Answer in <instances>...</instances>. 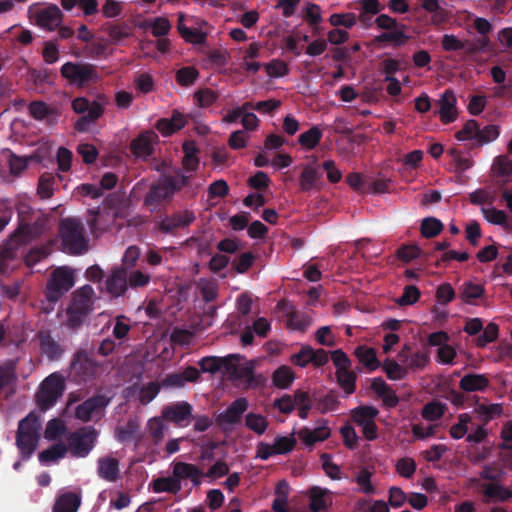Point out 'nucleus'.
Returning <instances> with one entry per match:
<instances>
[{"instance_id": "25", "label": "nucleus", "mask_w": 512, "mask_h": 512, "mask_svg": "<svg viewBox=\"0 0 512 512\" xmlns=\"http://www.w3.org/2000/svg\"><path fill=\"white\" fill-rule=\"evenodd\" d=\"M261 49L262 45L260 43L252 42L243 51V56L241 57V66L245 71L254 74L261 68V64L253 60L260 56Z\"/></svg>"}, {"instance_id": "41", "label": "nucleus", "mask_w": 512, "mask_h": 512, "mask_svg": "<svg viewBox=\"0 0 512 512\" xmlns=\"http://www.w3.org/2000/svg\"><path fill=\"white\" fill-rule=\"evenodd\" d=\"M320 179L318 170L310 165L304 167L300 176V187L304 191H309L317 186Z\"/></svg>"}, {"instance_id": "64", "label": "nucleus", "mask_w": 512, "mask_h": 512, "mask_svg": "<svg viewBox=\"0 0 512 512\" xmlns=\"http://www.w3.org/2000/svg\"><path fill=\"white\" fill-rule=\"evenodd\" d=\"M408 500V496L399 487L389 489L388 504L393 508L401 507Z\"/></svg>"}, {"instance_id": "5", "label": "nucleus", "mask_w": 512, "mask_h": 512, "mask_svg": "<svg viewBox=\"0 0 512 512\" xmlns=\"http://www.w3.org/2000/svg\"><path fill=\"white\" fill-rule=\"evenodd\" d=\"M223 366L230 377L246 387H253L258 383L253 374V361L246 360L239 355H231L223 359Z\"/></svg>"}, {"instance_id": "29", "label": "nucleus", "mask_w": 512, "mask_h": 512, "mask_svg": "<svg viewBox=\"0 0 512 512\" xmlns=\"http://www.w3.org/2000/svg\"><path fill=\"white\" fill-rule=\"evenodd\" d=\"M295 380V373L291 367L282 365L271 376L273 386L279 389L289 388Z\"/></svg>"}, {"instance_id": "33", "label": "nucleus", "mask_w": 512, "mask_h": 512, "mask_svg": "<svg viewBox=\"0 0 512 512\" xmlns=\"http://www.w3.org/2000/svg\"><path fill=\"white\" fill-rule=\"evenodd\" d=\"M486 501H506L512 497V490L496 483H490L483 487Z\"/></svg>"}, {"instance_id": "28", "label": "nucleus", "mask_w": 512, "mask_h": 512, "mask_svg": "<svg viewBox=\"0 0 512 512\" xmlns=\"http://www.w3.org/2000/svg\"><path fill=\"white\" fill-rule=\"evenodd\" d=\"M81 503L80 494L67 492L60 495L54 504L53 512H77Z\"/></svg>"}, {"instance_id": "22", "label": "nucleus", "mask_w": 512, "mask_h": 512, "mask_svg": "<svg viewBox=\"0 0 512 512\" xmlns=\"http://www.w3.org/2000/svg\"><path fill=\"white\" fill-rule=\"evenodd\" d=\"M310 500V510L312 512H322L327 510L333 502L332 493L328 489L313 487L308 492Z\"/></svg>"}, {"instance_id": "19", "label": "nucleus", "mask_w": 512, "mask_h": 512, "mask_svg": "<svg viewBox=\"0 0 512 512\" xmlns=\"http://www.w3.org/2000/svg\"><path fill=\"white\" fill-rule=\"evenodd\" d=\"M97 474L107 482H116L120 479L119 460L111 455L100 457L97 460Z\"/></svg>"}, {"instance_id": "57", "label": "nucleus", "mask_w": 512, "mask_h": 512, "mask_svg": "<svg viewBox=\"0 0 512 512\" xmlns=\"http://www.w3.org/2000/svg\"><path fill=\"white\" fill-rule=\"evenodd\" d=\"M336 375L340 386L347 394L354 392L356 376L350 369L338 372Z\"/></svg>"}, {"instance_id": "26", "label": "nucleus", "mask_w": 512, "mask_h": 512, "mask_svg": "<svg viewBox=\"0 0 512 512\" xmlns=\"http://www.w3.org/2000/svg\"><path fill=\"white\" fill-rule=\"evenodd\" d=\"M127 284L128 279L123 269L113 270L106 281L108 292L114 296L122 295L127 289Z\"/></svg>"}, {"instance_id": "17", "label": "nucleus", "mask_w": 512, "mask_h": 512, "mask_svg": "<svg viewBox=\"0 0 512 512\" xmlns=\"http://www.w3.org/2000/svg\"><path fill=\"white\" fill-rule=\"evenodd\" d=\"M192 407L187 402H176L162 410V417L178 426H187L190 422Z\"/></svg>"}, {"instance_id": "24", "label": "nucleus", "mask_w": 512, "mask_h": 512, "mask_svg": "<svg viewBox=\"0 0 512 512\" xmlns=\"http://www.w3.org/2000/svg\"><path fill=\"white\" fill-rule=\"evenodd\" d=\"M195 216L190 211H183L172 216L163 218L159 223V228L164 232H170L176 228L189 225Z\"/></svg>"}, {"instance_id": "48", "label": "nucleus", "mask_w": 512, "mask_h": 512, "mask_svg": "<svg viewBox=\"0 0 512 512\" xmlns=\"http://www.w3.org/2000/svg\"><path fill=\"white\" fill-rule=\"evenodd\" d=\"M474 412L481 420L489 421L502 414V406L500 404H480L475 408Z\"/></svg>"}, {"instance_id": "46", "label": "nucleus", "mask_w": 512, "mask_h": 512, "mask_svg": "<svg viewBox=\"0 0 512 512\" xmlns=\"http://www.w3.org/2000/svg\"><path fill=\"white\" fill-rule=\"evenodd\" d=\"M483 293L484 287L478 283L466 282L461 287V296L468 303H473L476 299L482 297Z\"/></svg>"}, {"instance_id": "61", "label": "nucleus", "mask_w": 512, "mask_h": 512, "mask_svg": "<svg viewBox=\"0 0 512 512\" xmlns=\"http://www.w3.org/2000/svg\"><path fill=\"white\" fill-rule=\"evenodd\" d=\"M482 213L484 218L492 224L503 225L506 223L507 216L502 210H497L489 206L483 207Z\"/></svg>"}, {"instance_id": "43", "label": "nucleus", "mask_w": 512, "mask_h": 512, "mask_svg": "<svg viewBox=\"0 0 512 512\" xmlns=\"http://www.w3.org/2000/svg\"><path fill=\"white\" fill-rule=\"evenodd\" d=\"M153 491L156 493H177L181 489V483L174 477H164L153 481Z\"/></svg>"}, {"instance_id": "51", "label": "nucleus", "mask_w": 512, "mask_h": 512, "mask_svg": "<svg viewBox=\"0 0 512 512\" xmlns=\"http://www.w3.org/2000/svg\"><path fill=\"white\" fill-rule=\"evenodd\" d=\"M499 328L495 323H489L483 330L482 335L476 339L478 347H484L488 343L495 341L498 337Z\"/></svg>"}, {"instance_id": "20", "label": "nucleus", "mask_w": 512, "mask_h": 512, "mask_svg": "<svg viewBox=\"0 0 512 512\" xmlns=\"http://www.w3.org/2000/svg\"><path fill=\"white\" fill-rule=\"evenodd\" d=\"M108 402L104 396L88 399L76 408V416L82 421H89L94 415H98L108 405Z\"/></svg>"}, {"instance_id": "34", "label": "nucleus", "mask_w": 512, "mask_h": 512, "mask_svg": "<svg viewBox=\"0 0 512 512\" xmlns=\"http://www.w3.org/2000/svg\"><path fill=\"white\" fill-rule=\"evenodd\" d=\"M322 136V130L317 126H313L299 135L298 142L303 149L312 150L319 144Z\"/></svg>"}, {"instance_id": "12", "label": "nucleus", "mask_w": 512, "mask_h": 512, "mask_svg": "<svg viewBox=\"0 0 512 512\" xmlns=\"http://www.w3.org/2000/svg\"><path fill=\"white\" fill-rule=\"evenodd\" d=\"M378 410L373 406H360L351 410V417L356 425L361 427L362 433L367 440L377 438V426L375 418Z\"/></svg>"}, {"instance_id": "45", "label": "nucleus", "mask_w": 512, "mask_h": 512, "mask_svg": "<svg viewBox=\"0 0 512 512\" xmlns=\"http://www.w3.org/2000/svg\"><path fill=\"white\" fill-rule=\"evenodd\" d=\"M361 142L360 136H352L338 142V153L345 159L350 158L353 155H356L358 151L356 150V146H358Z\"/></svg>"}, {"instance_id": "27", "label": "nucleus", "mask_w": 512, "mask_h": 512, "mask_svg": "<svg viewBox=\"0 0 512 512\" xmlns=\"http://www.w3.org/2000/svg\"><path fill=\"white\" fill-rule=\"evenodd\" d=\"M173 475L179 482L182 479H190L194 484L198 485L204 473L193 464L178 462L173 467Z\"/></svg>"}, {"instance_id": "14", "label": "nucleus", "mask_w": 512, "mask_h": 512, "mask_svg": "<svg viewBox=\"0 0 512 512\" xmlns=\"http://www.w3.org/2000/svg\"><path fill=\"white\" fill-rule=\"evenodd\" d=\"M31 18L45 30L52 31L62 22V14L56 5L35 7L30 10Z\"/></svg>"}, {"instance_id": "42", "label": "nucleus", "mask_w": 512, "mask_h": 512, "mask_svg": "<svg viewBox=\"0 0 512 512\" xmlns=\"http://www.w3.org/2000/svg\"><path fill=\"white\" fill-rule=\"evenodd\" d=\"M245 425L251 431L261 435L267 430L268 421L265 416L250 412L245 416Z\"/></svg>"}, {"instance_id": "50", "label": "nucleus", "mask_w": 512, "mask_h": 512, "mask_svg": "<svg viewBox=\"0 0 512 512\" xmlns=\"http://www.w3.org/2000/svg\"><path fill=\"white\" fill-rule=\"evenodd\" d=\"M471 416L467 413L458 416V422L450 428V435L455 439L462 438L468 431Z\"/></svg>"}, {"instance_id": "53", "label": "nucleus", "mask_w": 512, "mask_h": 512, "mask_svg": "<svg viewBox=\"0 0 512 512\" xmlns=\"http://www.w3.org/2000/svg\"><path fill=\"white\" fill-rule=\"evenodd\" d=\"M442 228V223L436 218H426L422 221L421 233L423 236L430 238L439 234Z\"/></svg>"}, {"instance_id": "36", "label": "nucleus", "mask_w": 512, "mask_h": 512, "mask_svg": "<svg viewBox=\"0 0 512 512\" xmlns=\"http://www.w3.org/2000/svg\"><path fill=\"white\" fill-rule=\"evenodd\" d=\"M390 380H402L408 375L407 367L394 359H386L380 365Z\"/></svg>"}, {"instance_id": "16", "label": "nucleus", "mask_w": 512, "mask_h": 512, "mask_svg": "<svg viewBox=\"0 0 512 512\" xmlns=\"http://www.w3.org/2000/svg\"><path fill=\"white\" fill-rule=\"evenodd\" d=\"M105 99L90 102L85 97H78L72 101V109L77 114H83L90 122L100 118L104 111Z\"/></svg>"}, {"instance_id": "1", "label": "nucleus", "mask_w": 512, "mask_h": 512, "mask_svg": "<svg viewBox=\"0 0 512 512\" xmlns=\"http://www.w3.org/2000/svg\"><path fill=\"white\" fill-rule=\"evenodd\" d=\"M23 206L19 207V216L21 223L12 237L0 247V272L6 274L13 270L17 265L16 253L21 245L30 242L40 234V230L35 225L26 222Z\"/></svg>"}, {"instance_id": "6", "label": "nucleus", "mask_w": 512, "mask_h": 512, "mask_svg": "<svg viewBox=\"0 0 512 512\" xmlns=\"http://www.w3.org/2000/svg\"><path fill=\"white\" fill-rule=\"evenodd\" d=\"M94 291L91 286H83L73 297L72 304L66 311L68 325L75 327L79 325L83 317L91 310Z\"/></svg>"}, {"instance_id": "40", "label": "nucleus", "mask_w": 512, "mask_h": 512, "mask_svg": "<svg viewBox=\"0 0 512 512\" xmlns=\"http://www.w3.org/2000/svg\"><path fill=\"white\" fill-rule=\"evenodd\" d=\"M304 20L312 27L313 32L318 31V26L322 21V11L320 6L314 3H307L303 10Z\"/></svg>"}, {"instance_id": "4", "label": "nucleus", "mask_w": 512, "mask_h": 512, "mask_svg": "<svg viewBox=\"0 0 512 512\" xmlns=\"http://www.w3.org/2000/svg\"><path fill=\"white\" fill-rule=\"evenodd\" d=\"M40 427V420L34 414H29L19 423L17 445L25 458H28L37 446Z\"/></svg>"}, {"instance_id": "63", "label": "nucleus", "mask_w": 512, "mask_h": 512, "mask_svg": "<svg viewBox=\"0 0 512 512\" xmlns=\"http://www.w3.org/2000/svg\"><path fill=\"white\" fill-rule=\"evenodd\" d=\"M437 425L435 424H414L412 426V434L415 439L423 440L429 437H433L436 432Z\"/></svg>"}, {"instance_id": "31", "label": "nucleus", "mask_w": 512, "mask_h": 512, "mask_svg": "<svg viewBox=\"0 0 512 512\" xmlns=\"http://www.w3.org/2000/svg\"><path fill=\"white\" fill-rule=\"evenodd\" d=\"M355 356L358 361L370 371L378 369L381 365L377 359L376 351L371 347L365 345L357 347Z\"/></svg>"}, {"instance_id": "15", "label": "nucleus", "mask_w": 512, "mask_h": 512, "mask_svg": "<svg viewBox=\"0 0 512 512\" xmlns=\"http://www.w3.org/2000/svg\"><path fill=\"white\" fill-rule=\"evenodd\" d=\"M299 440L306 447H313L315 444L328 439L331 429L326 420H319L315 427H304L297 432Z\"/></svg>"}, {"instance_id": "3", "label": "nucleus", "mask_w": 512, "mask_h": 512, "mask_svg": "<svg viewBox=\"0 0 512 512\" xmlns=\"http://www.w3.org/2000/svg\"><path fill=\"white\" fill-rule=\"evenodd\" d=\"M177 29L181 37L192 44H203L211 30L205 20L182 13L178 15Z\"/></svg>"}, {"instance_id": "11", "label": "nucleus", "mask_w": 512, "mask_h": 512, "mask_svg": "<svg viewBox=\"0 0 512 512\" xmlns=\"http://www.w3.org/2000/svg\"><path fill=\"white\" fill-rule=\"evenodd\" d=\"M64 389L63 378L59 375L52 374L47 377L41 384L37 394L39 406L46 410L50 408L56 400L61 396Z\"/></svg>"}, {"instance_id": "9", "label": "nucleus", "mask_w": 512, "mask_h": 512, "mask_svg": "<svg viewBox=\"0 0 512 512\" xmlns=\"http://www.w3.org/2000/svg\"><path fill=\"white\" fill-rule=\"evenodd\" d=\"M62 76L72 85L83 87L98 79V75L91 65L68 62L61 68Z\"/></svg>"}, {"instance_id": "52", "label": "nucleus", "mask_w": 512, "mask_h": 512, "mask_svg": "<svg viewBox=\"0 0 512 512\" xmlns=\"http://www.w3.org/2000/svg\"><path fill=\"white\" fill-rule=\"evenodd\" d=\"M445 411V407L437 402H432L424 406L422 410V417L427 421L439 420Z\"/></svg>"}, {"instance_id": "55", "label": "nucleus", "mask_w": 512, "mask_h": 512, "mask_svg": "<svg viewBox=\"0 0 512 512\" xmlns=\"http://www.w3.org/2000/svg\"><path fill=\"white\" fill-rule=\"evenodd\" d=\"M66 430L63 421L52 419L47 423L44 436L48 440H55L60 437Z\"/></svg>"}, {"instance_id": "38", "label": "nucleus", "mask_w": 512, "mask_h": 512, "mask_svg": "<svg viewBox=\"0 0 512 512\" xmlns=\"http://www.w3.org/2000/svg\"><path fill=\"white\" fill-rule=\"evenodd\" d=\"M328 22L332 27L341 28L345 30L351 29L357 23V17L354 13H333L328 18Z\"/></svg>"}, {"instance_id": "13", "label": "nucleus", "mask_w": 512, "mask_h": 512, "mask_svg": "<svg viewBox=\"0 0 512 512\" xmlns=\"http://www.w3.org/2000/svg\"><path fill=\"white\" fill-rule=\"evenodd\" d=\"M296 444L294 435L276 436L272 444L260 442L257 445L256 456L267 460L271 456L289 453Z\"/></svg>"}, {"instance_id": "58", "label": "nucleus", "mask_w": 512, "mask_h": 512, "mask_svg": "<svg viewBox=\"0 0 512 512\" xmlns=\"http://www.w3.org/2000/svg\"><path fill=\"white\" fill-rule=\"evenodd\" d=\"M499 136V127L497 125H488L479 129L477 134V144L483 145L496 140Z\"/></svg>"}, {"instance_id": "10", "label": "nucleus", "mask_w": 512, "mask_h": 512, "mask_svg": "<svg viewBox=\"0 0 512 512\" xmlns=\"http://www.w3.org/2000/svg\"><path fill=\"white\" fill-rule=\"evenodd\" d=\"M187 182L183 175L175 177H163L157 185L149 192L146 198V204L152 206L158 200H164L171 197L176 191L181 189Z\"/></svg>"}, {"instance_id": "35", "label": "nucleus", "mask_w": 512, "mask_h": 512, "mask_svg": "<svg viewBox=\"0 0 512 512\" xmlns=\"http://www.w3.org/2000/svg\"><path fill=\"white\" fill-rule=\"evenodd\" d=\"M67 452L68 448L64 444L57 443L52 447L43 450L38 457L42 464L48 465L62 459L67 454Z\"/></svg>"}, {"instance_id": "59", "label": "nucleus", "mask_w": 512, "mask_h": 512, "mask_svg": "<svg viewBox=\"0 0 512 512\" xmlns=\"http://www.w3.org/2000/svg\"><path fill=\"white\" fill-rule=\"evenodd\" d=\"M429 361L427 353L423 351H416L411 353L408 362L406 363L407 371L422 369Z\"/></svg>"}, {"instance_id": "7", "label": "nucleus", "mask_w": 512, "mask_h": 512, "mask_svg": "<svg viewBox=\"0 0 512 512\" xmlns=\"http://www.w3.org/2000/svg\"><path fill=\"white\" fill-rule=\"evenodd\" d=\"M98 433L91 427L80 429L68 437V451L73 457H86L93 449Z\"/></svg>"}, {"instance_id": "54", "label": "nucleus", "mask_w": 512, "mask_h": 512, "mask_svg": "<svg viewBox=\"0 0 512 512\" xmlns=\"http://www.w3.org/2000/svg\"><path fill=\"white\" fill-rule=\"evenodd\" d=\"M416 470V463L410 457H404L396 462L397 473L404 478H411Z\"/></svg>"}, {"instance_id": "37", "label": "nucleus", "mask_w": 512, "mask_h": 512, "mask_svg": "<svg viewBox=\"0 0 512 512\" xmlns=\"http://www.w3.org/2000/svg\"><path fill=\"white\" fill-rule=\"evenodd\" d=\"M488 380L483 375L469 374L460 381V387L465 391H480L487 387Z\"/></svg>"}, {"instance_id": "60", "label": "nucleus", "mask_w": 512, "mask_h": 512, "mask_svg": "<svg viewBox=\"0 0 512 512\" xmlns=\"http://www.w3.org/2000/svg\"><path fill=\"white\" fill-rule=\"evenodd\" d=\"M321 463L325 473L334 480L342 478L340 467L333 462L331 456L323 454L321 456Z\"/></svg>"}, {"instance_id": "47", "label": "nucleus", "mask_w": 512, "mask_h": 512, "mask_svg": "<svg viewBox=\"0 0 512 512\" xmlns=\"http://www.w3.org/2000/svg\"><path fill=\"white\" fill-rule=\"evenodd\" d=\"M495 200V193L489 189H478L470 194V201L483 207H489Z\"/></svg>"}, {"instance_id": "21", "label": "nucleus", "mask_w": 512, "mask_h": 512, "mask_svg": "<svg viewBox=\"0 0 512 512\" xmlns=\"http://www.w3.org/2000/svg\"><path fill=\"white\" fill-rule=\"evenodd\" d=\"M421 5L431 15L430 22L433 25H442L451 18V11L446 9L439 0H421Z\"/></svg>"}, {"instance_id": "49", "label": "nucleus", "mask_w": 512, "mask_h": 512, "mask_svg": "<svg viewBox=\"0 0 512 512\" xmlns=\"http://www.w3.org/2000/svg\"><path fill=\"white\" fill-rule=\"evenodd\" d=\"M479 132V126L475 120H469L460 129L455 137L458 141L475 140L477 142V134Z\"/></svg>"}, {"instance_id": "44", "label": "nucleus", "mask_w": 512, "mask_h": 512, "mask_svg": "<svg viewBox=\"0 0 512 512\" xmlns=\"http://www.w3.org/2000/svg\"><path fill=\"white\" fill-rule=\"evenodd\" d=\"M492 172L495 176L507 179L512 174V160L507 156H498L492 164Z\"/></svg>"}, {"instance_id": "62", "label": "nucleus", "mask_w": 512, "mask_h": 512, "mask_svg": "<svg viewBox=\"0 0 512 512\" xmlns=\"http://www.w3.org/2000/svg\"><path fill=\"white\" fill-rule=\"evenodd\" d=\"M331 359L336 367V373L349 370L351 361L348 356L340 349L335 350L331 354Z\"/></svg>"}, {"instance_id": "30", "label": "nucleus", "mask_w": 512, "mask_h": 512, "mask_svg": "<svg viewBox=\"0 0 512 512\" xmlns=\"http://www.w3.org/2000/svg\"><path fill=\"white\" fill-rule=\"evenodd\" d=\"M185 123V117L179 112H174L170 119L159 120L156 127L162 135L168 136L184 127Z\"/></svg>"}, {"instance_id": "32", "label": "nucleus", "mask_w": 512, "mask_h": 512, "mask_svg": "<svg viewBox=\"0 0 512 512\" xmlns=\"http://www.w3.org/2000/svg\"><path fill=\"white\" fill-rule=\"evenodd\" d=\"M248 408V401L245 398L236 399L226 410L221 414V420L225 423L237 422L241 415Z\"/></svg>"}, {"instance_id": "56", "label": "nucleus", "mask_w": 512, "mask_h": 512, "mask_svg": "<svg viewBox=\"0 0 512 512\" xmlns=\"http://www.w3.org/2000/svg\"><path fill=\"white\" fill-rule=\"evenodd\" d=\"M198 71L193 67H184L178 70L176 79L178 84L182 86H190L198 78Z\"/></svg>"}, {"instance_id": "2", "label": "nucleus", "mask_w": 512, "mask_h": 512, "mask_svg": "<svg viewBox=\"0 0 512 512\" xmlns=\"http://www.w3.org/2000/svg\"><path fill=\"white\" fill-rule=\"evenodd\" d=\"M63 250L70 254H82L87 251V241L79 221L67 218L62 221L60 228Z\"/></svg>"}, {"instance_id": "18", "label": "nucleus", "mask_w": 512, "mask_h": 512, "mask_svg": "<svg viewBox=\"0 0 512 512\" xmlns=\"http://www.w3.org/2000/svg\"><path fill=\"white\" fill-rule=\"evenodd\" d=\"M158 136L153 131H144L136 139L131 142L130 149L132 154L137 158H146L156 144Z\"/></svg>"}, {"instance_id": "39", "label": "nucleus", "mask_w": 512, "mask_h": 512, "mask_svg": "<svg viewBox=\"0 0 512 512\" xmlns=\"http://www.w3.org/2000/svg\"><path fill=\"white\" fill-rule=\"evenodd\" d=\"M184 157L182 159L183 168L186 172H193L199 165V159L196 154V147L193 142H186L183 145Z\"/></svg>"}, {"instance_id": "8", "label": "nucleus", "mask_w": 512, "mask_h": 512, "mask_svg": "<svg viewBox=\"0 0 512 512\" xmlns=\"http://www.w3.org/2000/svg\"><path fill=\"white\" fill-rule=\"evenodd\" d=\"M74 285L73 271L67 267L57 268L47 283V297L51 301H57L65 292Z\"/></svg>"}, {"instance_id": "23", "label": "nucleus", "mask_w": 512, "mask_h": 512, "mask_svg": "<svg viewBox=\"0 0 512 512\" xmlns=\"http://www.w3.org/2000/svg\"><path fill=\"white\" fill-rule=\"evenodd\" d=\"M439 116L443 123H450L457 118L456 97L451 91L443 93L438 100Z\"/></svg>"}]
</instances>
